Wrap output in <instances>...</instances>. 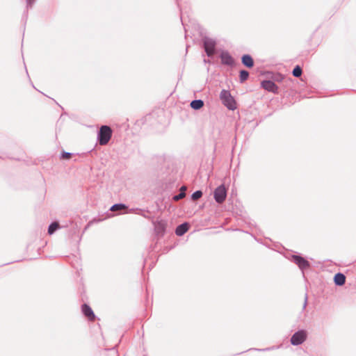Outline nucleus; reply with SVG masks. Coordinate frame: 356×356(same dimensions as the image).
<instances>
[{
    "label": "nucleus",
    "mask_w": 356,
    "mask_h": 356,
    "mask_svg": "<svg viewBox=\"0 0 356 356\" xmlns=\"http://www.w3.org/2000/svg\"><path fill=\"white\" fill-rule=\"evenodd\" d=\"M271 348H265V349H256L257 350H259V351H265V350H270Z\"/></svg>",
    "instance_id": "obj_27"
},
{
    "label": "nucleus",
    "mask_w": 356,
    "mask_h": 356,
    "mask_svg": "<svg viewBox=\"0 0 356 356\" xmlns=\"http://www.w3.org/2000/svg\"><path fill=\"white\" fill-rule=\"evenodd\" d=\"M219 57L220 58L221 63L223 65L233 67L235 65L234 58L227 51H222L219 55Z\"/></svg>",
    "instance_id": "obj_7"
},
{
    "label": "nucleus",
    "mask_w": 356,
    "mask_h": 356,
    "mask_svg": "<svg viewBox=\"0 0 356 356\" xmlns=\"http://www.w3.org/2000/svg\"><path fill=\"white\" fill-rule=\"evenodd\" d=\"M220 99L222 104L230 111H234L236 108V102L232 96L229 90H222L220 93Z\"/></svg>",
    "instance_id": "obj_2"
},
{
    "label": "nucleus",
    "mask_w": 356,
    "mask_h": 356,
    "mask_svg": "<svg viewBox=\"0 0 356 356\" xmlns=\"http://www.w3.org/2000/svg\"><path fill=\"white\" fill-rule=\"evenodd\" d=\"M190 227V223L188 222H184L179 225L175 229V234L178 236L184 235L188 231Z\"/></svg>",
    "instance_id": "obj_10"
},
{
    "label": "nucleus",
    "mask_w": 356,
    "mask_h": 356,
    "mask_svg": "<svg viewBox=\"0 0 356 356\" xmlns=\"http://www.w3.org/2000/svg\"><path fill=\"white\" fill-rule=\"evenodd\" d=\"M291 260L303 271L310 267V263L300 254H292Z\"/></svg>",
    "instance_id": "obj_6"
},
{
    "label": "nucleus",
    "mask_w": 356,
    "mask_h": 356,
    "mask_svg": "<svg viewBox=\"0 0 356 356\" xmlns=\"http://www.w3.org/2000/svg\"><path fill=\"white\" fill-rule=\"evenodd\" d=\"M81 312L84 316L86 317L88 321H95V315L92 308L88 305H87L86 303L83 304L81 306Z\"/></svg>",
    "instance_id": "obj_9"
},
{
    "label": "nucleus",
    "mask_w": 356,
    "mask_h": 356,
    "mask_svg": "<svg viewBox=\"0 0 356 356\" xmlns=\"http://www.w3.org/2000/svg\"><path fill=\"white\" fill-rule=\"evenodd\" d=\"M113 135L111 128L108 125H102L97 131V143L100 145H106L108 143Z\"/></svg>",
    "instance_id": "obj_1"
},
{
    "label": "nucleus",
    "mask_w": 356,
    "mask_h": 356,
    "mask_svg": "<svg viewBox=\"0 0 356 356\" xmlns=\"http://www.w3.org/2000/svg\"><path fill=\"white\" fill-rule=\"evenodd\" d=\"M307 294L306 293L305 294V301H304V304H303V309H305L307 306Z\"/></svg>",
    "instance_id": "obj_25"
},
{
    "label": "nucleus",
    "mask_w": 356,
    "mask_h": 356,
    "mask_svg": "<svg viewBox=\"0 0 356 356\" xmlns=\"http://www.w3.org/2000/svg\"><path fill=\"white\" fill-rule=\"evenodd\" d=\"M203 195V193L201 190H197L195 192H193L191 196V198L192 200L195 201Z\"/></svg>",
    "instance_id": "obj_19"
},
{
    "label": "nucleus",
    "mask_w": 356,
    "mask_h": 356,
    "mask_svg": "<svg viewBox=\"0 0 356 356\" xmlns=\"http://www.w3.org/2000/svg\"><path fill=\"white\" fill-rule=\"evenodd\" d=\"M346 276L342 273H337L334 276V282L336 286H341L346 283Z\"/></svg>",
    "instance_id": "obj_13"
},
{
    "label": "nucleus",
    "mask_w": 356,
    "mask_h": 356,
    "mask_svg": "<svg viewBox=\"0 0 356 356\" xmlns=\"http://www.w3.org/2000/svg\"><path fill=\"white\" fill-rule=\"evenodd\" d=\"M186 188L185 186H181V188H180V191H184V192H186Z\"/></svg>",
    "instance_id": "obj_28"
},
{
    "label": "nucleus",
    "mask_w": 356,
    "mask_h": 356,
    "mask_svg": "<svg viewBox=\"0 0 356 356\" xmlns=\"http://www.w3.org/2000/svg\"><path fill=\"white\" fill-rule=\"evenodd\" d=\"M127 213H134L137 214V210H136V209H131L128 211H127Z\"/></svg>",
    "instance_id": "obj_26"
},
{
    "label": "nucleus",
    "mask_w": 356,
    "mask_h": 356,
    "mask_svg": "<svg viewBox=\"0 0 356 356\" xmlns=\"http://www.w3.org/2000/svg\"><path fill=\"white\" fill-rule=\"evenodd\" d=\"M261 86L262 88H264L265 90H267L268 92H270L274 94L279 93L278 86L272 80L265 79L261 81Z\"/></svg>",
    "instance_id": "obj_8"
},
{
    "label": "nucleus",
    "mask_w": 356,
    "mask_h": 356,
    "mask_svg": "<svg viewBox=\"0 0 356 356\" xmlns=\"http://www.w3.org/2000/svg\"><path fill=\"white\" fill-rule=\"evenodd\" d=\"M60 228L59 223L58 222H52L48 227V234L51 235Z\"/></svg>",
    "instance_id": "obj_17"
},
{
    "label": "nucleus",
    "mask_w": 356,
    "mask_h": 356,
    "mask_svg": "<svg viewBox=\"0 0 356 356\" xmlns=\"http://www.w3.org/2000/svg\"><path fill=\"white\" fill-rule=\"evenodd\" d=\"M227 195V189L225 184L218 186L213 191V198L218 204L223 203Z\"/></svg>",
    "instance_id": "obj_4"
},
{
    "label": "nucleus",
    "mask_w": 356,
    "mask_h": 356,
    "mask_svg": "<svg viewBox=\"0 0 356 356\" xmlns=\"http://www.w3.org/2000/svg\"><path fill=\"white\" fill-rule=\"evenodd\" d=\"M302 74V69L300 65H296L293 70H292V74L295 77H300Z\"/></svg>",
    "instance_id": "obj_18"
},
{
    "label": "nucleus",
    "mask_w": 356,
    "mask_h": 356,
    "mask_svg": "<svg viewBox=\"0 0 356 356\" xmlns=\"http://www.w3.org/2000/svg\"><path fill=\"white\" fill-rule=\"evenodd\" d=\"M73 154L63 151L60 154V159L63 160H69L72 158Z\"/></svg>",
    "instance_id": "obj_22"
},
{
    "label": "nucleus",
    "mask_w": 356,
    "mask_h": 356,
    "mask_svg": "<svg viewBox=\"0 0 356 356\" xmlns=\"http://www.w3.org/2000/svg\"><path fill=\"white\" fill-rule=\"evenodd\" d=\"M307 337V332L301 329L296 331L291 337L290 341L293 346H298L305 341Z\"/></svg>",
    "instance_id": "obj_5"
},
{
    "label": "nucleus",
    "mask_w": 356,
    "mask_h": 356,
    "mask_svg": "<svg viewBox=\"0 0 356 356\" xmlns=\"http://www.w3.org/2000/svg\"><path fill=\"white\" fill-rule=\"evenodd\" d=\"M249 72L245 70H241L239 71V81L241 83L245 82L249 78Z\"/></svg>",
    "instance_id": "obj_16"
},
{
    "label": "nucleus",
    "mask_w": 356,
    "mask_h": 356,
    "mask_svg": "<svg viewBox=\"0 0 356 356\" xmlns=\"http://www.w3.org/2000/svg\"><path fill=\"white\" fill-rule=\"evenodd\" d=\"M272 81H277V82H281L284 79V75H282L280 73H277L275 74H273L272 76Z\"/></svg>",
    "instance_id": "obj_23"
},
{
    "label": "nucleus",
    "mask_w": 356,
    "mask_h": 356,
    "mask_svg": "<svg viewBox=\"0 0 356 356\" xmlns=\"http://www.w3.org/2000/svg\"><path fill=\"white\" fill-rule=\"evenodd\" d=\"M128 207L125 204L123 203H117L111 206L110 208V211L113 212H117L118 213H121L122 211H124L125 209H127Z\"/></svg>",
    "instance_id": "obj_14"
},
{
    "label": "nucleus",
    "mask_w": 356,
    "mask_h": 356,
    "mask_svg": "<svg viewBox=\"0 0 356 356\" xmlns=\"http://www.w3.org/2000/svg\"><path fill=\"white\" fill-rule=\"evenodd\" d=\"M241 63L248 68H252L254 65V59L250 54H243L241 56Z\"/></svg>",
    "instance_id": "obj_12"
},
{
    "label": "nucleus",
    "mask_w": 356,
    "mask_h": 356,
    "mask_svg": "<svg viewBox=\"0 0 356 356\" xmlns=\"http://www.w3.org/2000/svg\"><path fill=\"white\" fill-rule=\"evenodd\" d=\"M136 210H137V214L140 215L145 218H147L145 213H148V211H145L139 208H136Z\"/></svg>",
    "instance_id": "obj_24"
},
{
    "label": "nucleus",
    "mask_w": 356,
    "mask_h": 356,
    "mask_svg": "<svg viewBox=\"0 0 356 356\" xmlns=\"http://www.w3.org/2000/svg\"><path fill=\"white\" fill-rule=\"evenodd\" d=\"M203 48L208 57H212L216 53V40L204 36L202 38Z\"/></svg>",
    "instance_id": "obj_3"
},
{
    "label": "nucleus",
    "mask_w": 356,
    "mask_h": 356,
    "mask_svg": "<svg viewBox=\"0 0 356 356\" xmlns=\"http://www.w3.org/2000/svg\"><path fill=\"white\" fill-rule=\"evenodd\" d=\"M36 0H26V10L24 12V17L27 18L28 10L32 8Z\"/></svg>",
    "instance_id": "obj_20"
},
{
    "label": "nucleus",
    "mask_w": 356,
    "mask_h": 356,
    "mask_svg": "<svg viewBox=\"0 0 356 356\" xmlns=\"http://www.w3.org/2000/svg\"><path fill=\"white\" fill-rule=\"evenodd\" d=\"M204 105V102L202 99L193 100L190 104L191 107L195 111L201 109Z\"/></svg>",
    "instance_id": "obj_15"
},
{
    "label": "nucleus",
    "mask_w": 356,
    "mask_h": 356,
    "mask_svg": "<svg viewBox=\"0 0 356 356\" xmlns=\"http://www.w3.org/2000/svg\"><path fill=\"white\" fill-rule=\"evenodd\" d=\"M166 225L163 221H158L154 224V231L157 236H162L165 232Z\"/></svg>",
    "instance_id": "obj_11"
},
{
    "label": "nucleus",
    "mask_w": 356,
    "mask_h": 356,
    "mask_svg": "<svg viewBox=\"0 0 356 356\" xmlns=\"http://www.w3.org/2000/svg\"><path fill=\"white\" fill-rule=\"evenodd\" d=\"M185 196H186V192H184V191H179V193L178 194L173 195L172 200L175 202H177V201H179V200H181Z\"/></svg>",
    "instance_id": "obj_21"
}]
</instances>
